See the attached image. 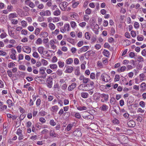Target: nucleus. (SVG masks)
Segmentation results:
<instances>
[{
    "label": "nucleus",
    "instance_id": "obj_1",
    "mask_svg": "<svg viewBox=\"0 0 146 146\" xmlns=\"http://www.w3.org/2000/svg\"><path fill=\"white\" fill-rule=\"evenodd\" d=\"M101 78L103 81L108 82L110 80V76L106 74H103L101 76Z\"/></svg>",
    "mask_w": 146,
    "mask_h": 146
},
{
    "label": "nucleus",
    "instance_id": "obj_2",
    "mask_svg": "<svg viewBox=\"0 0 146 146\" xmlns=\"http://www.w3.org/2000/svg\"><path fill=\"white\" fill-rule=\"evenodd\" d=\"M52 78L49 76L47 79L46 84L48 88H51L52 87Z\"/></svg>",
    "mask_w": 146,
    "mask_h": 146
},
{
    "label": "nucleus",
    "instance_id": "obj_3",
    "mask_svg": "<svg viewBox=\"0 0 146 146\" xmlns=\"http://www.w3.org/2000/svg\"><path fill=\"white\" fill-rule=\"evenodd\" d=\"M73 135L77 137H80L82 135V133L79 129L75 130L73 132Z\"/></svg>",
    "mask_w": 146,
    "mask_h": 146
},
{
    "label": "nucleus",
    "instance_id": "obj_4",
    "mask_svg": "<svg viewBox=\"0 0 146 146\" xmlns=\"http://www.w3.org/2000/svg\"><path fill=\"white\" fill-rule=\"evenodd\" d=\"M26 4L29 5L30 7L33 8L35 7V5L33 2L31 1L30 0H26L25 1Z\"/></svg>",
    "mask_w": 146,
    "mask_h": 146
},
{
    "label": "nucleus",
    "instance_id": "obj_5",
    "mask_svg": "<svg viewBox=\"0 0 146 146\" xmlns=\"http://www.w3.org/2000/svg\"><path fill=\"white\" fill-rule=\"evenodd\" d=\"M79 80H83V82L84 84H86L90 81V79L85 78L83 75H81L79 78Z\"/></svg>",
    "mask_w": 146,
    "mask_h": 146
},
{
    "label": "nucleus",
    "instance_id": "obj_6",
    "mask_svg": "<svg viewBox=\"0 0 146 146\" xmlns=\"http://www.w3.org/2000/svg\"><path fill=\"white\" fill-rule=\"evenodd\" d=\"M23 51L27 53H29L31 52V48L27 46H23L22 47Z\"/></svg>",
    "mask_w": 146,
    "mask_h": 146
},
{
    "label": "nucleus",
    "instance_id": "obj_7",
    "mask_svg": "<svg viewBox=\"0 0 146 146\" xmlns=\"http://www.w3.org/2000/svg\"><path fill=\"white\" fill-rule=\"evenodd\" d=\"M101 96L102 98H104V100H103V99L101 100V102H107L108 101L109 97L108 94H101Z\"/></svg>",
    "mask_w": 146,
    "mask_h": 146
},
{
    "label": "nucleus",
    "instance_id": "obj_8",
    "mask_svg": "<svg viewBox=\"0 0 146 146\" xmlns=\"http://www.w3.org/2000/svg\"><path fill=\"white\" fill-rule=\"evenodd\" d=\"M76 86V84L75 83H73L71 85L69 86L68 88V90L69 91H72L75 88Z\"/></svg>",
    "mask_w": 146,
    "mask_h": 146
},
{
    "label": "nucleus",
    "instance_id": "obj_9",
    "mask_svg": "<svg viewBox=\"0 0 146 146\" xmlns=\"http://www.w3.org/2000/svg\"><path fill=\"white\" fill-rule=\"evenodd\" d=\"M68 3L64 1L61 4L62 6L63 7L62 9L60 8L63 11H65L66 10V7L68 5Z\"/></svg>",
    "mask_w": 146,
    "mask_h": 146
},
{
    "label": "nucleus",
    "instance_id": "obj_10",
    "mask_svg": "<svg viewBox=\"0 0 146 146\" xmlns=\"http://www.w3.org/2000/svg\"><path fill=\"white\" fill-rule=\"evenodd\" d=\"M88 48L89 46H84L80 49L79 51L80 52V53L82 52H86L88 50Z\"/></svg>",
    "mask_w": 146,
    "mask_h": 146
},
{
    "label": "nucleus",
    "instance_id": "obj_11",
    "mask_svg": "<svg viewBox=\"0 0 146 146\" xmlns=\"http://www.w3.org/2000/svg\"><path fill=\"white\" fill-rule=\"evenodd\" d=\"M127 125L129 127H133L135 125V123L134 121H130L127 123Z\"/></svg>",
    "mask_w": 146,
    "mask_h": 146
},
{
    "label": "nucleus",
    "instance_id": "obj_12",
    "mask_svg": "<svg viewBox=\"0 0 146 146\" xmlns=\"http://www.w3.org/2000/svg\"><path fill=\"white\" fill-rule=\"evenodd\" d=\"M94 82L92 81H91L90 82V83L86 85V86L90 87V90H91L94 88Z\"/></svg>",
    "mask_w": 146,
    "mask_h": 146
},
{
    "label": "nucleus",
    "instance_id": "obj_13",
    "mask_svg": "<svg viewBox=\"0 0 146 146\" xmlns=\"http://www.w3.org/2000/svg\"><path fill=\"white\" fill-rule=\"evenodd\" d=\"M9 35L13 38L15 39L17 38V36H16L14 35V33L11 30L10 31H9Z\"/></svg>",
    "mask_w": 146,
    "mask_h": 146
},
{
    "label": "nucleus",
    "instance_id": "obj_14",
    "mask_svg": "<svg viewBox=\"0 0 146 146\" xmlns=\"http://www.w3.org/2000/svg\"><path fill=\"white\" fill-rule=\"evenodd\" d=\"M86 87V85L81 84L78 86V89L80 90L85 91L84 88Z\"/></svg>",
    "mask_w": 146,
    "mask_h": 146
},
{
    "label": "nucleus",
    "instance_id": "obj_15",
    "mask_svg": "<svg viewBox=\"0 0 146 146\" xmlns=\"http://www.w3.org/2000/svg\"><path fill=\"white\" fill-rule=\"evenodd\" d=\"M73 4L72 6L73 7L75 8L78 5L80 2L79 1H74V0L72 1Z\"/></svg>",
    "mask_w": 146,
    "mask_h": 146
},
{
    "label": "nucleus",
    "instance_id": "obj_16",
    "mask_svg": "<svg viewBox=\"0 0 146 146\" xmlns=\"http://www.w3.org/2000/svg\"><path fill=\"white\" fill-rule=\"evenodd\" d=\"M58 109L59 108L58 106L56 105L52 107L51 110L53 112H55L57 111L58 110Z\"/></svg>",
    "mask_w": 146,
    "mask_h": 146
},
{
    "label": "nucleus",
    "instance_id": "obj_17",
    "mask_svg": "<svg viewBox=\"0 0 146 146\" xmlns=\"http://www.w3.org/2000/svg\"><path fill=\"white\" fill-rule=\"evenodd\" d=\"M100 108H101L102 111H106L108 109V107L106 105L104 104Z\"/></svg>",
    "mask_w": 146,
    "mask_h": 146
},
{
    "label": "nucleus",
    "instance_id": "obj_18",
    "mask_svg": "<svg viewBox=\"0 0 146 146\" xmlns=\"http://www.w3.org/2000/svg\"><path fill=\"white\" fill-rule=\"evenodd\" d=\"M17 15L16 13H11L9 15V19H11L17 17Z\"/></svg>",
    "mask_w": 146,
    "mask_h": 146
},
{
    "label": "nucleus",
    "instance_id": "obj_19",
    "mask_svg": "<svg viewBox=\"0 0 146 146\" xmlns=\"http://www.w3.org/2000/svg\"><path fill=\"white\" fill-rule=\"evenodd\" d=\"M55 42L54 40H51L50 41V44L51 45V47L53 49H55L56 47V46L54 45Z\"/></svg>",
    "mask_w": 146,
    "mask_h": 146
},
{
    "label": "nucleus",
    "instance_id": "obj_20",
    "mask_svg": "<svg viewBox=\"0 0 146 146\" xmlns=\"http://www.w3.org/2000/svg\"><path fill=\"white\" fill-rule=\"evenodd\" d=\"M77 109L79 110L82 111L87 110V108L85 106H78L77 108Z\"/></svg>",
    "mask_w": 146,
    "mask_h": 146
},
{
    "label": "nucleus",
    "instance_id": "obj_21",
    "mask_svg": "<svg viewBox=\"0 0 146 146\" xmlns=\"http://www.w3.org/2000/svg\"><path fill=\"white\" fill-rule=\"evenodd\" d=\"M81 97L84 98H87L88 96V94L86 92H82L81 94Z\"/></svg>",
    "mask_w": 146,
    "mask_h": 146
},
{
    "label": "nucleus",
    "instance_id": "obj_22",
    "mask_svg": "<svg viewBox=\"0 0 146 146\" xmlns=\"http://www.w3.org/2000/svg\"><path fill=\"white\" fill-rule=\"evenodd\" d=\"M54 15L55 16H58L60 15L61 12L59 9H57L53 12Z\"/></svg>",
    "mask_w": 146,
    "mask_h": 146
},
{
    "label": "nucleus",
    "instance_id": "obj_23",
    "mask_svg": "<svg viewBox=\"0 0 146 146\" xmlns=\"http://www.w3.org/2000/svg\"><path fill=\"white\" fill-rule=\"evenodd\" d=\"M49 27L51 30H54L55 28V25L52 23H50L49 24Z\"/></svg>",
    "mask_w": 146,
    "mask_h": 146
},
{
    "label": "nucleus",
    "instance_id": "obj_24",
    "mask_svg": "<svg viewBox=\"0 0 146 146\" xmlns=\"http://www.w3.org/2000/svg\"><path fill=\"white\" fill-rule=\"evenodd\" d=\"M73 70V68L71 66H68L66 70L67 72L69 73H71Z\"/></svg>",
    "mask_w": 146,
    "mask_h": 146
},
{
    "label": "nucleus",
    "instance_id": "obj_25",
    "mask_svg": "<svg viewBox=\"0 0 146 146\" xmlns=\"http://www.w3.org/2000/svg\"><path fill=\"white\" fill-rule=\"evenodd\" d=\"M104 55L106 57H108L110 55L109 51L106 50H104L103 52Z\"/></svg>",
    "mask_w": 146,
    "mask_h": 146
},
{
    "label": "nucleus",
    "instance_id": "obj_26",
    "mask_svg": "<svg viewBox=\"0 0 146 146\" xmlns=\"http://www.w3.org/2000/svg\"><path fill=\"white\" fill-rule=\"evenodd\" d=\"M126 69V68L125 66H122L120 69L119 68H118L117 69V71L118 72H119L120 71L121 72H123Z\"/></svg>",
    "mask_w": 146,
    "mask_h": 146
},
{
    "label": "nucleus",
    "instance_id": "obj_27",
    "mask_svg": "<svg viewBox=\"0 0 146 146\" xmlns=\"http://www.w3.org/2000/svg\"><path fill=\"white\" fill-rule=\"evenodd\" d=\"M73 59L72 58H69L66 60V62L67 64H71L73 62Z\"/></svg>",
    "mask_w": 146,
    "mask_h": 146
},
{
    "label": "nucleus",
    "instance_id": "obj_28",
    "mask_svg": "<svg viewBox=\"0 0 146 146\" xmlns=\"http://www.w3.org/2000/svg\"><path fill=\"white\" fill-rule=\"evenodd\" d=\"M41 35L42 36L43 38L46 37L48 36V33L46 32H41Z\"/></svg>",
    "mask_w": 146,
    "mask_h": 146
},
{
    "label": "nucleus",
    "instance_id": "obj_29",
    "mask_svg": "<svg viewBox=\"0 0 146 146\" xmlns=\"http://www.w3.org/2000/svg\"><path fill=\"white\" fill-rule=\"evenodd\" d=\"M44 49V48L43 47H39L38 48V50L39 53H40L41 54H42L43 53Z\"/></svg>",
    "mask_w": 146,
    "mask_h": 146
},
{
    "label": "nucleus",
    "instance_id": "obj_30",
    "mask_svg": "<svg viewBox=\"0 0 146 146\" xmlns=\"http://www.w3.org/2000/svg\"><path fill=\"white\" fill-rule=\"evenodd\" d=\"M94 98H95L96 100H98L100 98V93H96L94 94Z\"/></svg>",
    "mask_w": 146,
    "mask_h": 146
},
{
    "label": "nucleus",
    "instance_id": "obj_31",
    "mask_svg": "<svg viewBox=\"0 0 146 146\" xmlns=\"http://www.w3.org/2000/svg\"><path fill=\"white\" fill-rule=\"evenodd\" d=\"M45 16H49L51 15V13L50 11L49 10H47L44 11Z\"/></svg>",
    "mask_w": 146,
    "mask_h": 146
},
{
    "label": "nucleus",
    "instance_id": "obj_32",
    "mask_svg": "<svg viewBox=\"0 0 146 146\" xmlns=\"http://www.w3.org/2000/svg\"><path fill=\"white\" fill-rule=\"evenodd\" d=\"M137 60L139 62H141L143 61L144 59L141 56H139L137 58Z\"/></svg>",
    "mask_w": 146,
    "mask_h": 146
},
{
    "label": "nucleus",
    "instance_id": "obj_33",
    "mask_svg": "<svg viewBox=\"0 0 146 146\" xmlns=\"http://www.w3.org/2000/svg\"><path fill=\"white\" fill-rule=\"evenodd\" d=\"M71 18H74L76 19L78 17V15L75 13H73L70 16Z\"/></svg>",
    "mask_w": 146,
    "mask_h": 146
},
{
    "label": "nucleus",
    "instance_id": "obj_34",
    "mask_svg": "<svg viewBox=\"0 0 146 146\" xmlns=\"http://www.w3.org/2000/svg\"><path fill=\"white\" fill-rule=\"evenodd\" d=\"M42 40L40 38H39L36 41V43L37 44H41L42 43Z\"/></svg>",
    "mask_w": 146,
    "mask_h": 146
},
{
    "label": "nucleus",
    "instance_id": "obj_35",
    "mask_svg": "<svg viewBox=\"0 0 146 146\" xmlns=\"http://www.w3.org/2000/svg\"><path fill=\"white\" fill-rule=\"evenodd\" d=\"M33 56L35 58H38L39 55L38 53L36 52H34L33 54Z\"/></svg>",
    "mask_w": 146,
    "mask_h": 146
},
{
    "label": "nucleus",
    "instance_id": "obj_36",
    "mask_svg": "<svg viewBox=\"0 0 146 146\" xmlns=\"http://www.w3.org/2000/svg\"><path fill=\"white\" fill-rule=\"evenodd\" d=\"M67 85L66 83L63 84L61 86V88L62 90H65L67 89Z\"/></svg>",
    "mask_w": 146,
    "mask_h": 146
},
{
    "label": "nucleus",
    "instance_id": "obj_37",
    "mask_svg": "<svg viewBox=\"0 0 146 146\" xmlns=\"http://www.w3.org/2000/svg\"><path fill=\"white\" fill-rule=\"evenodd\" d=\"M7 74L9 77H11L12 76L13 74L11 70H8L7 71Z\"/></svg>",
    "mask_w": 146,
    "mask_h": 146
},
{
    "label": "nucleus",
    "instance_id": "obj_38",
    "mask_svg": "<svg viewBox=\"0 0 146 146\" xmlns=\"http://www.w3.org/2000/svg\"><path fill=\"white\" fill-rule=\"evenodd\" d=\"M15 64L13 62H11L8 65V67L9 68H13L15 66Z\"/></svg>",
    "mask_w": 146,
    "mask_h": 146
},
{
    "label": "nucleus",
    "instance_id": "obj_39",
    "mask_svg": "<svg viewBox=\"0 0 146 146\" xmlns=\"http://www.w3.org/2000/svg\"><path fill=\"white\" fill-rule=\"evenodd\" d=\"M16 53H12L11 55V58L13 60H16V57L15 54Z\"/></svg>",
    "mask_w": 146,
    "mask_h": 146
},
{
    "label": "nucleus",
    "instance_id": "obj_40",
    "mask_svg": "<svg viewBox=\"0 0 146 146\" xmlns=\"http://www.w3.org/2000/svg\"><path fill=\"white\" fill-rule=\"evenodd\" d=\"M50 67L52 69H54L56 68L57 67V65L56 64H50Z\"/></svg>",
    "mask_w": 146,
    "mask_h": 146
},
{
    "label": "nucleus",
    "instance_id": "obj_41",
    "mask_svg": "<svg viewBox=\"0 0 146 146\" xmlns=\"http://www.w3.org/2000/svg\"><path fill=\"white\" fill-rule=\"evenodd\" d=\"M50 136H52L55 137H56V134L54 133L53 131H51L50 132Z\"/></svg>",
    "mask_w": 146,
    "mask_h": 146
},
{
    "label": "nucleus",
    "instance_id": "obj_42",
    "mask_svg": "<svg viewBox=\"0 0 146 146\" xmlns=\"http://www.w3.org/2000/svg\"><path fill=\"white\" fill-rule=\"evenodd\" d=\"M89 19V16L87 15H85L84 17V19L86 21H87Z\"/></svg>",
    "mask_w": 146,
    "mask_h": 146
},
{
    "label": "nucleus",
    "instance_id": "obj_43",
    "mask_svg": "<svg viewBox=\"0 0 146 146\" xmlns=\"http://www.w3.org/2000/svg\"><path fill=\"white\" fill-rule=\"evenodd\" d=\"M72 125L71 124H69L67 127H66V130L68 131H69L71 130L72 127Z\"/></svg>",
    "mask_w": 146,
    "mask_h": 146
},
{
    "label": "nucleus",
    "instance_id": "obj_44",
    "mask_svg": "<svg viewBox=\"0 0 146 146\" xmlns=\"http://www.w3.org/2000/svg\"><path fill=\"white\" fill-rule=\"evenodd\" d=\"M41 100L40 99H38L36 102V105L37 106H38L40 104Z\"/></svg>",
    "mask_w": 146,
    "mask_h": 146
},
{
    "label": "nucleus",
    "instance_id": "obj_45",
    "mask_svg": "<svg viewBox=\"0 0 146 146\" xmlns=\"http://www.w3.org/2000/svg\"><path fill=\"white\" fill-rule=\"evenodd\" d=\"M58 64L59 66V67L60 68L63 67L64 66V62H62L60 61L58 62Z\"/></svg>",
    "mask_w": 146,
    "mask_h": 146
},
{
    "label": "nucleus",
    "instance_id": "obj_46",
    "mask_svg": "<svg viewBox=\"0 0 146 146\" xmlns=\"http://www.w3.org/2000/svg\"><path fill=\"white\" fill-rule=\"evenodd\" d=\"M85 37L87 39H89L90 38V36L89 33L86 32L85 34Z\"/></svg>",
    "mask_w": 146,
    "mask_h": 146
},
{
    "label": "nucleus",
    "instance_id": "obj_47",
    "mask_svg": "<svg viewBox=\"0 0 146 146\" xmlns=\"http://www.w3.org/2000/svg\"><path fill=\"white\" fill-rule=\"evenodd\" d=\"M129 56L130 57L132 58L135 56V54L133 52H131L129 53Z\"/></svg>",
    "mask_w": 146,
    "mask_h": 146
},
{
    "label": "nucleus",
    "instance_id": "obj_48",
    "mask_svg": "<svg viewBox=\"0 0 146 146\" xmlns=\"http://www.w3.org/2000/svg\"><path fill=\"white\" fill-rule=\"evenodd\" d=\"M41 62L42 64L44 65H46L47 64V61L44 59H42Z\"/></svg>",
    "mask_w": 146,
    "mask_h": 146
},
{
    "label": "nucleus",
    "instance_id": "obj_49",
    "mask_svg": "<svg viewBox=\"0 0 146 146\" xmlns=\"http://www.w3.org/2000/svg\"><path fill=\"white\" fill-rule=\"evenodd\" d=\"M120 78L119 75H117L115 76L114 81L115 82L118 81L119 80Z\"/></svg>",
    "mask_w": 146,
    "mask_h": 146
},
{
    "label": "nucleus",
    "instance_id": "obj_50",
    "mask_svg": "<svg viewBox=\"0 0 146 146\" xmlns=\"http://www.w3.org/2000/svg\"><path fill=\"white\" fill-rule=\"evenodd\" d=\"M113 123L115 124H119V121L117 119L115 118L112 121Z\"/></svg>",
    "mask_w": 146,
    "mask_h": 146
},
{
    "label": "nucleus",
    "instance_id": "obj_51",
    "mask_svg": "<svg viewBox=\"0 0 146 146\" xmlns=\"http://www.w3.org/2000/svg\"><path fill=\"white\" fill-rule=\"evenodd\" d=\"M44 6L43 4L41 3L38 5L37 7L40 9H42L43 8Z\"/></svg>",
    "mask_w": 146,
    "mask_h": 146
},
{
    "label": "nucleus",
    "instance_id": "obj_52",
    "mask_svg": "<svg viewBox=\"0 0 146 146\" xmlns=\"http://www.w3.org/2000/svg\"><path fill=\"white\" fill-rule=\"evenodd\" d=\"M21 33L22 35H26L27 34V31L26 30L23 29L22 30Z\"/></svg>",
    "mask_w": 146,
    "mask_h": 146
},
{
    "label": "nucleus",
    "instance_id": "obj_53",
    "mask_svg": "<svg viewBox=\"0 0 146 146\" xmlns=\"http://www.w3.org/2000/svg\"><path fill=\"white\" fill-rule=\"evenodd\" d=\"M134 26L135 28H139V23L137 22H135L134 23Z\"/></svg>",
    "mask_w": 146,
    "mask_h": 146
},
{
    "label": "nucleus",
    "instance_id": "obj_54",
    "mask_svg": "<svg viewBox=\"0 0 146 146\" xmlns=\"http://www.w3.org/2000/svg\"><path fill=\"white\" fill-rule=\"evenodd\" d=\"M137 39L139 41H141L143 40L144 37L143 36L141 37L139 36H138L137 37Z\"/></svg>",
    "mask_w": 146,
    "mask_h": 146
},
{
    "label": "nucleus",
    "instance_id": "obj_55",
    "mask_svg": "<svg viewBox=\"0 0 146 146\" xmlns=\"http://www.w3.org/2000/svg\"><path fill=\"white\" fill-rule=\"evenodd\" d=\"M23 58V55L22 54H19V60L18 61Z\"/></svg>",
    "mask_w": 146,
    "mask_h": 146
},
{
    "label": "nucleus",
    "instance_id": "obj_56",
    "mask_svg": "<svg viewBox=\"0 0 146 146\" xmlns=\"http://www.w3.org/2000/svg\"><path fill=\"white\" fill-rule=\"evenodd\" d=\"M139 105L142 108H144L145 107V103L143 101H141L139 102Z\"/></svg>",
    "mask_w": 146,
    "mask_h": 146
},
{
    "label": "nucleus",
    "instance_id": "obj_57",
    "mask_svg": "<svg viewBox=\"0 0 146 146\" xmlns=\"http://www.w3.org/2000/svg\"><path fill=\"white\" fill-rule=\"evenodd\" d=\"M39 72L42 74H43L45 73V70L42 68H41L40 69Z\"/></svg>",
    "mask_w": 146,
    "mask_h": 146
},
{
    "label": "nucleus",
    "instance_id": "obj_58",
    "mask_svg": "<svg viewBox=\"0 0 146 146\" xmlns=\"http://www.w3.org/2000/svg\"><path fill=\"white\" fill-rule=\"evenodd\" d=\"M7 103L10 105H11V106H13L12 102L11 100H7Z\"/></svg>",
    "mask_w": 146,
    "mask_h": 146
},
{
    "label": "nucleus",
    "instance_id": "obj_59",
    "mask_svg": "<svg viewBox=\"0 0 146 146\" xmlns=\"http://www.w3.org/2000/svg\"><path fill=\"white\" fill-rule=\"evenodd\" d=\"M75 116L78 119H80L81 117V115L80 114L78 113H76L75 115Z\"/></svg>",
    "mask_w": 146,
    "mask_h": 146
},
{
    "label": "nucleus",
    "instance_id": "obj_60",
    "mask_svg": "<svg viewBox=\"0 0 146 146\" xmlns=\"http://www.w3.org/2000/svg\"><path fill=\"white\" fill-rule=\"evenodd\" d=\"M50 124L52 126H54L56 125V123L54 121V120H51L50 121Z\"/></svg>",
    "mask_w": 146,
    "mask_h": 146
},
{
    "label": "nucleus",
    "instance_id": "obj_61",
    "mask_svg": "<svg viewBox=\"0 0 146 146\" xmlns=\"http://www.w3.org/2000/svg\"><path fill=\"white\" fill-rule=\"evenodd\" d=\"M21 24L22 26L23 27H25L27 26V23L24 21H22L21 22Z\"/></svg>",
    "mask_w": 146,
    "mask_h": 146
},
{
    "label": "nucleus",
    "instance_id": "obj_62",
    "mask_svg": "<svg viewBox=\"0 0 146 146\" xmlns=\"http://www.w3.org/2000/svg\"><path fill=\"white\" fill-rule=\"evenodd\" d=\"M86 23L85 22H83L79 24V25L82 27H83L86 25Z\"/></svg>",
    "mask_w": 146,
    "mask_h": 146
},
{
    "label": "nucleus",
    "instance_id": "obj_63",
    "mask_svg": "<svg viewBox=\"0 0 146 146\" xmlns=\"http://www.w3.org/2000/svg\"><path fill=\"white\" fill-rule=\"evenodd\" d=\"M83 44V41H80L78 43L77 45L78 46L80 47L82 46Z\"/></svg>",
    "mask_w": 146,
    "mask_h": 146
},
{
    "label": "nucleus",
    "instance_id": "obj_64",
    "mask_svg": "<svg viewBox=\"0 0 146 146\" xmlns=\"http://www.w3.org/2000/svg\"><path fill=\"white\" fill-rule=\"evenodd\" d=\"M142 55L144 56H146V50L145 49H143L141 52Z\"/></svg>",
    "mask_w": 146,
    "mask_h": 146
}]
</instances>
